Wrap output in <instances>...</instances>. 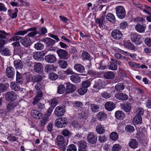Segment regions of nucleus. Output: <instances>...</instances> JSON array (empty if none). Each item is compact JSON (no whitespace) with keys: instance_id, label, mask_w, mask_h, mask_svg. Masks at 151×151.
Returning a JSON list of instances; mask_svg holds the SVG:
<instances>
[{"instance_id":"f257e3e1","label":"nucleus","mask_w":151,"mask_h":151,"mask_svg":"<svg viewBox=\"0 0 151 151\" xmlns=\"http://www.w3.org/2000/svg\"><path fill=\"white\" fill-rule=\"evenodd\" d=\"M37 29L35 27L32 28L30 29H27L26 30L19 31L15 33V36L10 38L9 39L10 42L17 41L21 39V37L18 36V35L23 36L27 34L28 32L30 31H33L28 34L27 35L29 37H33L37 33L36 31Z\"/></svg>"},{"instance_id":"f03ea898","label":"nucleus","mask_w":151,"mask_h":151,"mask_svg":"<svg viewBox=\"0 0 151 151\" xmlns=\"http://www.w3.org/2000/svg\"><path fill=\"white\" fill-rule=\"evenodd\" d=\"M56 139L59 148L65 151L67 146V144L65 142L64 137L62 136L58 135L57 136Z\"/></svg>"},{"instance_id":"7ed1b4c3","label":"nucleus","mask_w":151,"mask_h":151,"mask_svg":"<svg viewBox=\"0 0 151 151\" xmlns=\"http://www.w3.org/2000/svg\"><path fill=\"white\" fill-rule=\"evenodd\" d=\"M67 118L62 117L56 119L55 122V126L58 127L62 128L66 127L67 124Z\"/></svg>"},{"instance_id":"20e7f679","label":"nucleus","mask_w":151,"mask_h":151,"mask_svg":"<svg viewBox=\"0 0 151 151\" xmlns=\"http://www.w3.org/2000/svg\"><path fill=\"white\" fill-rule=\"evenodd\" d=\"M116 14L117 17L120 19L124 18L126 16V11L124 7L118 6L116 8Z\"/></svg>"},{"instance_id":"39448f33","label":"nucleus","mask_w":151,"mask_h":151,"mask_svg":"<svg viewBox=\"0 0 151 151\" xmlns=\"http://www.w3.org/2000/svg\"><path fill=\"white\" fill-rule=\"evenodd\" d=\"M97 140L96 135L94 133L90 132L88 135L87 140L89 143L93 145L96 143Z\"/></svg>"},{"instance_id":"423d86ee","label":"nucleus","mask_w":151,"mask_h":151,"mask_svg":"<svg viewBox=\"0 0 151 151\" xmlns=\"http://www.w3.org/2000/svg\"><path fill=\"white\" fill-rule=\"evenodd\" d=\"M130 37L132 41L136 44L140 45L142 43V39L140 35L134 33H131Z\"/></svg>"},{"instance_id":"0eeeda50","label":"nucleus","mask_w":151,"mask_h":151,"mask_svg":"<svg viewBox=\"0 0 151 151\" xmlns=\"http://www.w3.org/2000/svg\"><path fill=\"white\" fill-rule=\"evenodd\" d=\"M5 97L6 99L9 101H14L17 98V95L14 91H9L6 93Z\"/></svg>"},{"instance_id":"6e6552de","label":"nucleus","mask_w":151,"mask_h":151,"mask_svg":"<svg viewBox=\"0 0 151 151\" xmlns=\"http://www.w3.org/2000/svg\"><path fill=\"white\" fill-rule=\"evenodd\" d=\"M111 36L114 39L119 40L122 38V35L120 31L115 29L112 31L111 33Z\"/></svg>"},{"instance_id":"1a4fd4ad","label":"nucleus","mask_w":151,"mask_h":151,"mask_svg":"<svg viewBox=\"0 0 151 151\" xmlns=\"http://www.w3.org/2000/svg\"><path fill=\"white\" fill-rule=\"evenodd\" d=\"M121 106L123 111L126 112H129L131 110L132 106L131 103L128 102L121 104Z\"/></svg>"},{"instance_id":"9d476101","label":"nucleus","mask_w":151,"mask_h":151,"mask_svg":"<svg viewBox=\"0 0 151 151\" xmlns=\"http://www.w3.org/2000/svg\"><path fill=\"white\" fill-rule=\"evenodd\" d=\"M41 41L44 42L46 46L52 47L55 43V41L52 39L48 37L43 38L41 40Z\"/></svg>"},{"instance_id":"9b49d317","label":"nucleus","mask_w":151,"mask_h":151,"mask_svg":"<svg viewBox=\"0 0 151 151\" xmlns=\"http://www.w3.org/2000/svg\"><path fill=\"white\" fill-rule=\"evenodd\" d=\"M114 96L116 99L123 101L127 100L128 98L127 95L122 93H116L115 94Z\"/></svg>"},{"instance_id":"f8f14e48","label":"nucleus","mask_w":151,"mask_h":151,"mask_svg":"<svg viewBox=\"0 0 151 151\" xmlns=\"http://www.w3.org/2000/svg\"><path fill=\"white\" fill-rule=\"evenodd\" d=\"M65 111L62 106H58L55 111V113L56 116H60L64 115Z\"/></svg>"},{"instance_id":"ddd939ff","label":"nucleus","mask_w":151,"mask_h":151,"mask_svg":"<svg viewBox=\"0 0 151 151\" xmlns=\"http://www.w3.org/2000/svg\"><path fill=\"white\" fill-rule=\"evenodd\" d=\"M6 73L7 76L9 78H12L15 74L14 69L11 66L7 67L6 69Z\"/></svg>"},{"instance_id":"4468645a","label":"nucleus","mask_w":151,"mask_h":151,"mask_svg":"<svg viewBox=\"0 0 151 151\" xmlns=\"http://www.w3.org/2000/svg\"><path fill=\"white\" fill-rule=\"evenodd\" d=\"M56 52L60 58L64 59L67 58L68 53L65 50L60 49L57 50Z\"/></svg>"},{"instance_id":"2eb2a0df","label":"nucleus","mask_w":151,"mask_h":151,"mask_svg":"<svg viewBox=\"0 0 151 151\" xmlns=\"http://www.w3.org/2000/svg\"><path fill=\"white\" fill-rule=\"evenodd\" d=\"M14 67L17 69H21L24 67V65L22 62L19 59L14 60Z\"/></svg>"},{"instance_id":"dca6fc26","label":"nucleus","mask_w":151,"mask_h":151,"mask_svg":"<svg viewBox=\"0 0 151 151\" xmlns=\"http://www.w3.org/2000/svg\"><path fill=\"white\" fill-rule=\"evenodd\" d=\"M20 42L22 45L25 47H28L32 44L31 40L28 37H24L21 39Z\"/></svg>"},{"instance_id":"f3484780","label":"nucleus","mask_w":151,"mask_h":151,"mask_svg":"<svg viewBox=\"0 0 151 151\" xmlns=\"http://www.w3.org/2000/svg\"><path fill=\"white\" fill-rule=\"evenodd\" d=\"M31 115L33 118L39 119L42 117V114L36 110H33L31 111Z\"/></svg>"},{"instance_id":"a211bd4d","label":"nucleus","mask_w":151,"mask_h":151,"mask_svg":"<svg viewBox=\"0 0 151 151\" xmlns=\"http://www.w3.org/2000/svg\"><path fill=\"white\" fill-rule=\"evenodd\" d=\"M76 89V88L74 85L69 83L67 84L66 92L67 93H69L73 92Z\"/></svg>"},{"instance_id":"6ab92c4d","label":"nucleus","mask_w":151,"mask_h":151,"mask_svg":"<svg viewBox=\"0 0 151 151\" xmlns=\"http://www.w3.org/2000/svg\"><path fill=\"white\" fill-rule=\"evenodd\" d=\"M34 69L38 73H41L43 71V68L42 64L37 63L34 65Z\"/></svg>"},{"instance_id":"aec40b11","label":"nucleus","mask_w":151,"mask_h":151,"mask_svg":"<svg viewBox=\"0 0 151 151\" xmlns=\"http://www.w3.org/2000/svg\"><path fill=\"white\" fill-rule=\"evenodd\" d=\"M45 60L49 63H53L56 61V57L53 55H48L45 57Z\"/></svg>"},{"instance_id":"412c9836","label":"nucleus","mask_w":151,"mask_h":151,"mask_svg":"<svg viewBox=\"0 0 151 151\" xmlns=\"http://www.w3.org/2000/svg\"><path fill=\"white\" fill-rule=\"evenodd\" d=\"M105 109L107 111H111L115 108L114 104L111 102H107L105 104Z\"/></svg>"},{"instance_id":"4be33fe9","label":"nucleus","mask_w":151,"mask_h":151,"mask_svg":"<svg viewBox=\"0 0 151 151\" xmlns=\"http://www.w3.org/2000/svg\"><path fill=\"white\" fill-rule=\"evenodd\" d=\"M78 149L82 150H87V143L83 140L78 141Z\"/></svg>"},{"instance_id":"5701e85b","label":"nucleus","mask_w":151,"mask_h":151,"mask_svg":"<svg viewBox=\"0 0 151 151\" xmlns=\"http://www.w3.org/2000/svg\"><path fill=\"white\" fill-rule=\"evenodd\" d=\"M115 76V73L112 71H109L106 72L104 75V78L107 79H112Z\"/></svg>"},{"instance_id":"b1692460","label":"nucleus","mask_w":151,"mask_h":151,"mask_svg":"<svg viewBox=\"0 0 151 151\" xmlns=\"http://www.w3.org/2000/svg\"><path fill=\"white\" fill-rule=\"evenodd\" d=\"M74 68L75 70L80 73H83L85 72V69L84 66L79 64H76Z\"/></svg>"},{"instance_id":"393cba45","label":"nucleus","mask_w":151,"mask_h":151,"mask_svg":"<svg viewBox=\"0 0 151 151\" xmlns=\"http://www.w3.org/2000/svg\"><path fill=\"white\" fill-rule=\"evenodd\" d=\"M103 83L101 80H96L95 81L93 88L97 89H99L103 87Z\"/></svg>"},{"instance_id":"a878e982","label":"nucleus","mask_w":151,"mask_h":151,"mask_svg":"<svg viewBox=\"0 0 151 151\" xmlns=\"http://www.w3.org/2000/svg\"><path fill=\"white\" fill-rule=\"evenodd\" d=\"M124 46L125 48L131 50H135L136 49V47L129 40L124 42Z\"/></svg>"},{"instance_id":"bb28decb","label":"nucleus","mask_w":151,"mask_h":151,"mask_svg":"<svg viewBox=\"0 0 151 151\" xmlns=\"http://www.w3.org/2000/svg\"><path fill=\"white\" fill-rule=\"evenodd\" d=\"M97 118L100 121H103L107 118V115L103 111L99 112L96 115Z\"/></svg>"},{"instance_id":"cd10ccee","label":"nucleus","mask_w":151,"mask_h":151,"mask_svg":"<svg viewBox=\"0 0 151 151\" xmlns=\"http://www.w3.org/2000/svg\"><path fill=\"white\" fill-rule=\"evenodd\" d=\"M10 87L12 90L15 91H18L21 89L20 86L17 82H11Z\"/></svg>"},{"instance_id":"c85d7f7f","label":"nucleus","mask_w":151,"mask_h":151,"mask_svg":"<svg viewBox=\"0 0 151 151\" xmlns=\"http://www.w3.org/2000/svg\"><path fill=\"white\" fill-rule=\"evenodd\" d=\"M57 67L53 65H48L45 67V70L47 73L51 71H55Z\"/></svg>"},{"instance_id":"c756f323","label":"nucleus","mask_w":151,"mask_h":151,"mask_svg":"<svg viewBox=\"0 0 151 151\" xmlns=\"http://www.w3.org/2000/svg\"><path fill=\"white\" fill-rule=\"evenodd\" d=\"M129 147L135 149L138 146V143L135 139H131L129 143Z\"/></svg>"},{"instance_id":"7c9ffc66","label":"nucleus","mask_w":151,"mask_h":151,"mask_svg":"<svg viewBox=\"0 0 151 151\" xmlns=\"http://www.w3.org/2000/svg\"><path fill=\"white\" fill-rule=\"evenodd\" d=\"M115 116L118 119L122 120L124 117V113L121 111H116L115 114Z\"/></svg>"},{"instance_id":"2f4dec72","label":"nucleus","mask_w":151,"mask_h":151,"mask_svg":"<svg viewBox=\"0 0 151 151\" xmlns=\"http://www.w3.org/2000/svg\"><path fill=\"white\" fill-rule=\"evenodd\" d=\"M111 60L113 61L110 63V64L108 67V68L111 70H116L117 68V66L116 65L117 61H113L112 59H111Z\"/></svg>"},{"instance_id":"473e14b6","label":"nucleus","mask_w":151,"mask_h":151,"mask_svg":"<svg viewBox=\"0 0 151 151\" xmlns=\"http://www.w3.org/2000/svg\"><path fill=\"white\" fill-rule=\"evenodd\" d=\"M106 19L109 22L114 23L115 22L116 19L114 16L112 14L108 13L106 16Z\"/></svg>"},{"instance_id":"72a5a7b5","label":"nucleus","mask_w":151,"mask_h":151,"mask_svg":"<svg viewBox=\"0 0 151 151\" xmlns=\"http://www.w3.org/2000/svg\"><path fill=\"white\" fill-rule=\"evenodd\" d=\"M70 79L72 82L78 83L80 82L79 76L77 74H75L70 76Z\"/></svg>"},{"instance_id":"f704fd0d","label":"nucleus","mask_w":151,"mask_h":151,"mask_svg":"<svg viewBox=\"0 0 151 151\" xmlns=\"http://www.w3.org/2000/svg\"><path fill=\"white\" fill-rule=\"evenodd\" d=\"M17 105V103L14 102L10 103L7 106V109L8 111H13Z\"/></svg>"},{"instance_id":"c9c22d12","label":"nucleus","mask_w":151,"mask_h":151,"mask_svg":"<svg viewBox=\"0 0 151 151\" xmlns=\"http://www.w3.org/2000/svg\"><path fill=\"white\" fill-rule=\"evenodd\" d=\"M133 123L135 124H140L142 122V118L140 115H137L134 118Z\"/></svg>"},{"instance_id":"e433bc0d","label":"nucleus","mask_w":151,"mask_h":151,"mask_svg":"<svg viewBox=\"0 0 151 151\" xmlns=\"http://www.w3.org/2000/svg\"><path fill=\"white\" fill-rule=\"evenodd\" d=\"M105 17L102 16L99 18H97L96 20V22L99 24L100 27H102L105 21Z\"/></svg>"},{"instance_id":"4c0bfd02","label":"nucleus","mask_w":151,"mask_h":151,"mask_svg":"<svg viewBox=\"0 0 151 151\" xmlns=\"http://www.w3.org/2000/svg\"><path fill=\"white\" fill-rule=\"evenodd\" d=\"M136 30L139 33H143L145 31L144 27L139 24H137L135 26Z\"/></svg>"},{"instance_id":"58836bf2","label":"nucleus","mask_w":151,"mask_h":151,"mask_svg":"<svg viewBox=\"0 0 151 151\" xmlns=\"http://www.w3.org/2000/svg\"><path fill=\"white\" fill-rule=\"evenodd\" d=\"M48 119V116H44L40 121L39 126L43 127L47 123Z\"/></svg>"},{"instance_id":"ea45409f","label":"nucleus","mask_w":151,"mask_h":151,"mask_svg":"<svg viewBox=\"0 0 151 151\" xmlns=\"http://www.w3.org/2000/svg\"><path fill=\"white\" fill-rule=\"evenodd\" d=\"M90 109L92 112L96 113L99 111V106L95 104H91Z\"/></svg>"},{"instance_id":"a19ab883","label":"nucleus","mask_w":151,"mask_h":151,"mask_svg":"<svg viewBox=\"0 0 151 151\" xmlns=\"http://www.w3.org/2000/svg\"><path fill=\"white\" fill-rule=\"evenodd\" d=\"M115 89L117 91H122L124 88L125 86L122 83H118L115 86Z\"/></svg>"},{"instance_id":"79ce46f5","label":"nucleus","mask_w":151,"mask_h":151,"mask_svg":"<svg viewBox=\"0 0 151 151\" xmlns=\"http://www.w3.org/2000/svg\"><path fill=\"white\" fill-rule=\"evenodd\" d=\"M96 130L97 132L99 134H103L105 131L104 127L101 124H99L96 127Z\"/></svg>"},{"instance_id":"37998d69","label":"nucleus","mask_w":151,"mask_h":151,"mask_svg":"<svg viewBox=\"0 0 151 151\" xmlns=\"http://www.w3.org/2000/svg\"><path fill=\"white\" fill-rule=\"evenodd\" d=\"M90 57V55L87 52L84 51L82 53L81 58L83 60H89Z\"/></svg>"},{"instance_id":"c03bdc74","label":"nucleus","mask_w":151,"mask_h":151,"mask_svg":"<svg viewBox=\"0 0 151 151\" xmlns=\"http://www.w3.org/2000/svg\"><path fill=\"white\" fill-rule=\"evenodd\" d=\"M44 88V85L42 82H38L35 85V88L37 90L41 91Z\"/></svg>"},{"instance_id":"a18cd8bd","label":"nucleus","mask_w":151,"mask_h":151,"mask_svg":"<svg viewBox=\"0 0 151 151\" xmlns=\"http://www.w3.org/2000/svg\"><path fill=\"white\" fill-rule=\"evenodd\" d=\"M1 54L5 56H9L10 55V50L7 48H5L0 50Z\"/></svg>"},{"instance_id":"49530a36","label":"nucleus","mask_w":151,"mask_h":151,"mask_svg":"<svg viewBox=\"0 0 151 151\" xmlns=\"http://www.w3.org/2000/svg\"><path fill=\"white\" fill-rule=\"evenodd\" d=\"M42 54L40 52H35L34 53L33 57L34 59L37 61L40 60Z\"/></svg>"},{"instance_id":"de8ad7c7","label":"nucleus","mask_w":151,"mask_h":151,"mask_svg":"<svg viewBox=\"0 0 151 151\" xmlns=\"http://www.w3.org/2000/svg\"><path fill=\"white\" fill-rule=\"evenodd\" d=\"M58 63L60 66L63 68H67L68 64L67 62L64 60H59Z\"/></svg>"},{"instance_id":"09e8293b","label":"nucleus","mask_w":151,"mask_h":151,"mask_svg":"<svg viewBox=\"0 0 151 151\" xmlns=\"http://www.w3.org/2000/svg\"><path fill=\"white\" fill-rule=\"evenodd\" d=\"M58 102V99L55 97L53 98L51 100V106L52 108H54L57 105Z\"/></svg>"},{"instance_id":"8fccbe9b","label":"nucleus","mask_w":151,"mask_h":151,"mask_svg":"<svg viewBox=\"0 0 151 151\" xmlns=\"http://www.w3.org/2000/svg\"><path fill=\"white\" fill-rule=\"evenodd\" d=\"M111 139L114 141L116 140L118 138V134L116 132H111L110 135Z\"/></svg>"},{"instance_id":"3c124183","label":"nucleus","mask_w":151,"mask_h":151,"mask_svg":"<svg viewBox=\"0 0 151 151\" xmlns=\"http://www.w3.org/2000/svg\"><path fill=\"white\" fill-rule=\"evenodd\" d=\"M8 88L7 85L2 83H0V93L1 92H3L7 90Z\"/></svg>"},{"instance_id":"603ef678","label":"nucleus","mask_w":151,"mask_h":151,"mask_svg":"<svg viewBox=\"0 0 151 151\" xmlns=\"http://www.w3.org/2000/svg\"><path fill=\"white\" fill-rule=\"evenodd\" d=\"M134 127L131 125H127L125 127L126 131L130 133L133 132L134 131Z\"/></svg>"},{"instance_id":"864d4df0","label":"nucleus","mask_w":151,"mask_h":151,"mask_svg":"<svg viewBox=\"0 0 151 151\" xmlns=\"http://www.w3.org/2000/svg\"><path fill=\"white\" fill-rule=\"evenodd\" d=\"M16 81L19 83H21L23 82V79L21 74L17 71L16 74Z\"/></svg>"},{"instance_id":"5fc2aeb1","label":"nucleus","mask_w":151,"mask_h":151,"mask_svg":"<svg viewBox=\"0 0 151 151\" xmlns=\"http://www.w3.org/2000/svg\"><path fill=\"white\" fill-rule=\"evenodd\" d=\"M44 47V45L41 43H37L35 45L34 47L37 50H41Z\"/></svg>"},{"instance_id":"6e6d98bb","label":"nucleus","mask_w":151,"mask_h":151,"mask_svg":"<svg viewBox=\"0 0 151 151\" xmlns=\"http://www.w3.org/2000/svg\"><path fill=\"white\" fill-rule=\"evenodd\" d=\"M87 89L86 88L82 87L78 90V92L81 95H83L85 94L87 91Z\"/></svg>"},{"instance_id":"4d7b16f0","label":"nucleus","mask_w":151,"mask_h":151,"mask_svg":"<svg viewBox=\"0 0 151 151\" xmlns=\"http://www.w3.org/2000/svg\"><path fill=\"white\" fill-rule=\"evenodd\" d=\"M62 133L65 137H70L72 134V133L67 129L62 131Z\"/></svg>"},{"instance_id":"13d9d810","label":"nucleus","mask_w":151,"mask_h":151,"mask_svg":"<svg viewBox=\"0 0 151 151\" xmlns=\"http://www.w3.org/2000/svg\"><path fill=\"white\" fill-rule=\"evenodd\" d=\"M121 146L119 144H116L114 145L112 147L113 151H120L121 149Z\"/></svg>"},{"instance_id":"bf43d9fd","label":"nucleus","mask_w":151,"mask_h":151,"mask_svg":"<svg viewBox=\"0 0 151 151\" xmlns=\"http://www.w3.org/2000/svg\"><path fill=\"white\" fill-rule=\"evenodd\" d=\"M49 78L52 80H55L58 78V76L55 73H50L48 76Z\"/></svg>"},{"instance_id":"052dcab7","label":"nucleus","mask_w":151,"mask_h":151,"mask_svg":"<svg viewBox=\"0 0 151 151\" xmlns=\"http://www.w3.org/2000/svg\"><path fill=\"white\" fill-rule=\"evenodd\" d=\"M65 87L63 85H60L58 87V92L60 94H62L64 92Z\"/></svg>"},{"instance_id":"680f3d73","label":"nucleus","mask_w":151,"mask_h":151,"mask_svg":"<svg viewBox=\"0 0 151 151\" xmlns=\"http://www.w3.org/2000/svg\"><path fill=\"white\" fill-rule=\"evenodd\" d=\"M42 77L41 76L39 75L35 76L33 78L34 82H41V81L42 80Z\"/></svg>"},{"instance_id":"e2e57ef3","label":"nucleus","mask_w":151,"mask_h":151,"mask_svg":"<svg viewBox=\"0 0 151 151\" xmlns=\"http://www.w3.org/2000/svg\"><path fill=\"white\" fill-rule=\"evenodd\" d=\"M128 64L131 67L135 68H137L140 67L139 64L133 62H129L128 63Z\"/></svg>"},{"instance_id":"0e129e2a","label":"nucleus","mask_w":151,"mask_h":151,"mask_svg":"<svg viewBox=\"0 0 151 151\" xmlns=\"http://www.w3.org/2000/svg\"><path fill=\"white\" fill-rule=\"evenodd\" d=\"M135 112L137 115H142L144 114V110L142 108L139 107L136 109Z\"/></svg>"},{"instance_id":"69168bd1","label":"nucleus","mask_w":151,"mask_h":151,"mask_svg":"<svg viewBox=\"0 0 151 151\" xmlns=\"http://www.w3.org/2000/svg\"><path fill=\"white\" fill-rule=\"evenodd\" d=\"M37 106L38 109L40 111H44L45 110L44 105L41 103H38Z\"/></svg>"},{"instance_id":"338daca9","label":"nucleus","mask_w":151,"mask_h":151,"mask_svg":"<svg viewBox=\"0 0 151 151\" xmlns=\"http://www.w3.org/2000/svg\"><path fill=\"white\" fill-rule=\"evenodd\" d=\"M26 111V109L24 108L20 107L17 111V113L18 115H22V114Z\"/></svg>"},{"instance_id":"774afa93","label":"nucleus","mask_w":151,"mask_h":151,"mask_svg":"<svg viewBox=\"0 0 151 151\" xmlns=\"http://www.w3.org/2000/svg\"><path fill=\"white\" fill-rule=\"evenodd\" d=\"M76 150L77 148L76 146L72 144L68 147L67 151H76Z\"/></svg>"}]
</instances>
